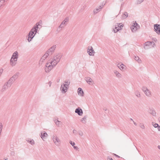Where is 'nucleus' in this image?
Wrapping results in <instances>:
<instances>
[{
  "mask_svg": "<svg viewBox=\"0 0 160 160\" xmlns=\"http://www.w3.org/2000/svg\"><path fill=\"white\" fill-rule=\"evenodd\" d=\"M49 62H48L46 65L45 70L46 72H49L53 68V67L55 65L54 61H50L49 60Z\"/></svg>",
  "mask_w": 160,
  "mask_h": 160,
  "instance_id": "1",
  "label": "nucleus"
},
{
  "mask_svg": "<svg viewBox=\"0 0 160 160\" xmlns=\"http://www.w3.org/2000/svg\"><path fill=\"white\" fill-rule=\"evenodd\" d=\"M37 27L34 28L30 32L28 35V39L29 42L31 41L37 32Z\"/></svg>",
  "mask_w": 160,
  "mask_h": 160,
  "instance_id": "2",
  "label": "nucleus"
},
{
  "mask_svg": "<svg viewBox=\"0 0 160 160\" xmlns=\"http://www.w3.org/2000/svg\"><path fill=\"white\" fill-rule=\"evenodd\" d=\"M18 56V53L17 52H15L13 53L11 59V62L12 66L14 65L15 64V62L17 61Z\"/></svg>",
  "mask_w": 160,
  "mask_h": 160,
  "instance_id": "3",
  "label": "nucleus"
},
{
  "mask_svg": "<svg viewBox=\"0 0 160 160\" xmlns=\"http://www.w3.org/2000/svg\"><path fill=\"white\" fill-rule=\"evenodd\" d=\"M131 28L132 32H134L139 28V26L137 23L135 22L132 24Z\"/></svg>",
  "mask_w": 160,
  "mask_h": 160,
  "instance_id": "4",
  "label": "nucleus"
},
{
  "mask_svg": "<svg viewBox=\"0 0 160 160\" xmlns=\"http://www.w3.org/2000/svg\"><path fill=\"white\" fill-rule=\"evenodd\" d=\"M123 24L122 23H118L115 26V27L113 29L114 32H118L119 30L122 29L123 27Z\"/></svg>",
  "mask_w": 160,
  "mask_h": 160,
  "instance_id": "5",
  "label": "nucleus"
},
{
  "mask_svg": "<svg viewBox=\"0 0 160 160\" xmlns=\"http://www.w3.org/2000/svg\"><path fill=\"white\" fill-rule=\"evenodd\" d=\"M60 59V56L59 55H57L55 57H54L53 58L50 59V61H54L55 63V65L58 63V62H59V60Z\"/></svg>",
  "mask_w": 160,
  "mask_h": 160,
  "instance_id": "6",
  "label": "nucleus"
},
{
  "mask_svg": "<svg viewBox=\"0 0 160 160\" xmlns=\"http://www.w3.org/2000/svg\"><path fill=\"white\" fill-rule=\"evenodd\" d=\"M88 52L90 55H93L94 54V50L92 49V48L91 46H89L88 48Z\"/></svg>",
  "mask_w": 160,
  "mask_h": 160,
  "instance_id": "7",
  "label": "nucleus"
},
{
  "mask_svg": "<svg viewBox=\"0 0 160 160\" xmlns=\"http://www.w3.org/2000/svg\"><path fill=\"white\" fill-rule=\"evenodd\" d=\"M154 29L156 32L158 34H160V27L158 25H154Z\"/></svg>",
  "mask_w": 160,
  "mask_h": 160,
  "instance_id": "8",
  "label": "nucleus"
},
{
  "mask_svg": "<svg viewBox=\"0 0 160 160\" xmlns=\"http://www.w3.org/2000/svg\"><path fill=\"white\" fill-rule=\"evenodd\" d=\"M75 112L77 113H78V114L79 115H82V110L79 108L76 110Z\"/></svg>",
  "mask_w": 160,
  "mask_h": 160,
  "instance_id": "9",
  "label": "nucleus"
},
{
  "mask_svg": "<svg viewBox=\"0 0 160 160\" xmlns=\"http://www.w3.org/2000/svg\"><path fill=\"white\" fill-rule=\"evenodd\" d=\"M143 90L147 96H149L151 95V92L147 88H144L143 89Z\"/></svg>",
  "mask_w": 160,
  "mask_h": 160,
  "instance_id": "10",
  "label": "nucleus"
},
{
  "mask_svg": "<svg viewBox=\"0 0 160 160\" xmlns=\"http://www.w3.org/2000/svg\"><path fill=\"white\" fill-rule=\"evenodd\" d=\"M47 136V134L46 132H43L41 133V138L43 139H45Z\"/></svg>",
  "mask_w": 160,
  "mask_h": 160,
  "instance_id": "11",
  "label": "nucleus"
},
{
  "mask_svg": "<svg viewBox=\"0 0 160 160\" xmlns=\"http://www.w3.org/2000/svg\"><path fill=\"white\" fill-rule=\"evenodd\" d=\"M78 95L81 96H83L84 94V92L82 88H78Z\"/></svg>",
  "mask_w": 160,
  "mask_h": 160,
  "instance_id": "12",
  "label": "nucleus"
},
{
  "mask_svg": "<svg viewBox=\"0 0 160 160\" xmlns=\"http://www.w3.org/2000/svg\"><path fill=\"white\" fill-rule=\"evenodd\" d=\"M118 67L121 70H123L125 68V66L122 64L119 63L118 65Z\"/></svg>",
  "mask_w": 160,
  "mask_h": 160,
  "instance_id": "13",
  "label": "nucleus"
},
{
  "mask_svg": "<svg viewBox=\"0 0 160 160\" xmlns=\"http://www.w3.org/2000/svg\"><path fill=\"white\" fill-rule=\"evenodd\" d=\"M87 82L90 85H92L93 83L92 79L91 78H87Z\"/></svg>",
  "mask_w": 160,
  "mask_h": 160,
  "instance_id": "14",
  "label": "nucleus"
},
{
  "mask_svg": "<svg viewBox=\"0 0 160 160\" xmlns=\"http://www.w3.org/2000/svg\"><path fill=\"white\" fill-rule=\"evenodd\" d=\"M61 88L62 89L63 91H64V92H65L67 91L68 87L66 86L65 85H64L63 86H61Z\"/></svg>",
  "mask_w": 160,
  "mask_h": 160,
  "instance_id": "15",
  "label": "nucleus"
},
{
  "mask_svg": "<svg viewBox=\"0 0 160 160\" xmlns=\"http://www.w3.org/2000/svg\"><path fill=\"white\" fill-rule=\"evenodd\" d=\"M101 6L99 7L98 8L95 9L94 10L93 12L94 14H96L99 12L101 9Z\"/></svg>",
  "mask_w": 160,
  "mask_h": 160,
  "instance_id": "16",
  "label": "nucleus"
},
{
  "mask_svg": "<svg viewBox=\"0 0 160 160\" xmlns=\"http://www.w3.org/2000/svg\"><path fill=\"white\" fill-rule=\"evenodd\" d=\"M48 53H46L42 58L41 60H45L48 57Z\"/></svg>",
  "mask_w": 160,
  "mask_h": 160,
  "instance_id": "17",
  "label": "nucleus"
},
{
  "mask_svg": "<svg viewBox=\"0 0 160 160\" xmlns=\"http://www.w3.org/2000/svg\"><path fill=\"white\" fill-rule=\"evenodd\" d=\"M128 16V14L127 12H124L122 15V18L125 19Z\"/></svg>",
  "mask_w": 160,
  "mask_h": 160,
  "instance_id": "18",
  "label": "nucleus"
},
{
  "mask_svg": "<svg viewBox=\"0 0 160 160\" xmlns=\"http://www.w3.org/2000/svg\"><path fill=\"white\" fill-rule=\"evenodd\" d=\"M53 140L55 143H56L57 142H58L60 141L59 139L57 137L53 138Z\"/></svg>",
  "mask_w": 160,
  "mask_h": 160,
  "instance_id": "19",
  "label": "nucleus"
},
{
  "mask_svg": "<svg viewBox=\"0 0 160 160\" xmlns=\"http://www.w3.org/2000/svg\"><path fill=\"white\" fill-rule=\"evenodd\" d=\"M152 44V43L150 42H148L145 43V46H150V45H151Z\"/></svg>",
  "mask_w": 160,
  "mask_h": 160,
  "instance_id": "20",
  "label": "nucleus"
},
{
  "mask_svg": "<svg viewBox=\"0 0 160 160\" xmlns=\"http://www.w3.org/2000/svg\"><path fill=\"white\" fill-rule=\"evenodd\" d=\"M135 59L136 61H137L139 63H140L141 62V60L139 59V58L138 57H135Z\"/></svg>",
  "mask_w": 160,
  "mask_h": 160,
  "instance_id": "21",
  "label": "nucleus"
},
{
  "mask_svg": "<svg viewBox=\"0 0 160 160\" xmlns=\"http://www.w3.org/2000/svg\"><path fill=\"white\" fill-rule=\"evenodd\" d=\"M55 47L54 46H53L52 48H51L50 49H49L48 52L50 51H52L55 49Z\"/></svg>",
  "mask_w": 160,
  "mask_h": 160,
  "instance_id": "22",
  "label": "nucleus"
},
{
  "mask_svg": "<svg viewBox=\"0 0 160 160\" xmlns=\"http://www.w3.org/2000/svg\"><path fill=\"white\" fill-rule=\"evenodd\" d=\"M28 142L31 144H34V142L33 140H28Z\"/></svg>",
  "mask_w": 160,
  "mask_h": 160,
  "instance_id": "23",
  "label": "nucleus"
},
{
  "mask_svg": "<svg viewBox=\"0 0 160 160\" xmlns=\"http://www.w3.org/2000/svg\"><path fill=\"white\" fill-rule=\"evenodd\" d=\"M55 122L56 124L57 125H59L61 123V122H60L58 121H56Z\"/></svg>",
  "mask_w": 160,
  "mask_h": 160,
  "instance_id": "24",
  "label": "nucleus"
},
{
  "mask_svg": "<svg viewBox=\"0 0 160 160\" xmlns=\"http://www.w3.org/2000/svg\"><path fill=\"white\" fill-rule=\"evenodd\" d=\"M68 21V19L67 18L65 19L62 22V24H65L66 22Z\"/></svg>",
  "mask_w": 160,
  "mask_h": 160,
  "instance_id": "25",
  "label": "nucleus"
},
{
  "mask_svg": "<svg viewBox=\"0 0 160 160\" xmlns=\"http://www.w3.org/2000/svg\"><path fill=\"white\" fill-rule=\"evenodd\" d=\"M65 82V83L64 84V85H65L66 86L68 87V85H69L70 83V82L68 81H67V82Z\"/></svg>",
  "mask_w": 160,
  "mask_h": 160,
  "instance_id": "26",
  "label": "nucleus"
},
{
  "mask_svg": "<svg viewBox=\"0 0 160 160\" xmlns=\"http://www.w3.org/2000/svg\"><path fill=\"white\" fill-rule=\"evenodd\" d=\"M2 124L0 123V133H1V131L2 130Z\"/></svg>",
  "mask_w": 160,
  "mask_h": 160,
  "instance_id": "27",
  "label": "nucleus"
},
{
  "mask_svg": "<svg viewBox=\"0 0 160 160\" xmlns=\"http://www.w3.org/2000/svg\"><path fill=\"white\" fill-rule=\"evenodd\" d=\"M70 144L72 145V146H74V145H75V143L74 142H72V141L70 142Z\"/></svg>",
  "mask_w": 160,
  "mask_h": 160,
  "instance_id": "28",
  "label": "nucleus"
},
{
  "mask_svg": "<svg viewBox=\"0 0 160 160\" xmlns=\"http://www.w3.org/2000/svg\"><path fill=\"white\" fill-rule=\"evenodd\" d=\"M153 126L154 127L156 128V127H158V124H157V123H155L154 125H153Z\"/></svg>",
  "mask_w": 160,
  "mask_h": 160,
  "instance_id": "29",
  "label": "nucleus"
},
{
  "mask_svg": "<svg viewBox=\"0 0 160 160\" xmlns=\"http://www.w3.org/2000/svg\"><path fill=\"white\" fill-rule=\"evenodd\" d=\"M3 71V70L2 69H0V74H1Z\"/></svg>",
  "mask_w": 160,
  "mask_h": 160,
  "instance_id": "30",
  "label": "nucleus"
},
{
  "mask_svg": "<svg viewBox=\"0 0 160 160\" xmlns=\"http://www.w3.org/2000/svg\"><path fill=\"white\" fill-rule=\"evenodd\" d=\"M116 75L118 77H119L120 76V74H119V73H118V72H116Z\"/></svg>",
  "mask_w": 160,
  "mask_h": 160,
  "instance_id": "31",
  "label": "nucleus"
},
{
  "mask_svg": "<svg viewBox=\"0 0 160 160\" xmlns=\"http://www.w3.org/2000/svg\"><path fill=\"white\" fill-rule=\"evenodd\" d=\"M108 160H113L112 158H110L109 157H108Z\"/></svg>",
  "mask_w": 160,
  "mask_h": 160,
  "instance_id": "32",
  "label": "nucleus"
},
{
  "mask_svg": "<svg viewBox=\"0 0 160 160\" xmlns=\"http://www.w3.org/2000/svg\"><path fill=\"white\" fill-rule=\"evenodd\" d=\"M158 129L159 131H160V127H158Z\"/></svg>",
  "mask_w": 160,
  "mask_h": 160,
  "instance_id": "33",
  "label": "nucleus"
},
{
  "mask_svg": "<svg viewBox=\"0 0 160 160\" xmlns=\"http://www.w3.org/2000/svg\"><path fill=\"white\" fill-rule=\"evenodd\" d=\"M114 155H115V156H117V157H118V158H119V157H119V156H118V155H116V154H114Z\"/></svg>",
  "mask_w": 160,
  "mask_h": 160,
  "instance_id": "34",
  "label": "nucleus"
},
{
  "mask_svg": "<svg viewBox=\"0 0 160 160\" xmlns=\"http://www.w3.org/2000/svg\"><path fill=\"white\" fill-rule=\"evenodd\" d=\"M144 125H142V126H141V127L142 128H144Z\"/></svg>",
  "mask_w": 160,
  "mask_h": 160,
  "instance_id": "35",
  "label": "nucleus"
},
{
  "mask_svg": "<svg viewBox=\"0 0 160 160\" xmlns=\"http://www.w3.org/2000/svg\"><path fill=\"white\" fill-rule=\"evenodd\" d=\"M74 148L75 149H77V147L75 146H74Z\"/></svg>",
  "mask_w": 160,
  "mask_h": 160,
  "instance_id": "36",
  "label": "nucleus"
},
{
  "mask_svg": "<svg viewBox=\"0 0 160 160\" xmlns=\"http://www.w3.org/2000/svg\"><path fill=\"white\" fill-rule=\"evenodd\" d=\"M143 1V0H141V1H138V2H142V1Z\"/></svg>",
  "mask_w": 160,
  "mask_h": 160,
  "instance_id": "37",
  "label": "nucleus"
},
{
  "mask_svg": "<svg viewBox=\"0 0 160 160\" xmlns=\"http://www.w3.org/2000/svg\"><path fill=\"white\" fill-rule=\"evenodd\" d=\"M158 147V148L159 149H160V146H159Z\"/></svg>",
  "mask_w": 160,
  "mask_h": 160,
  "instance_id": "38",
  "label": "nucleus"
},
{
  "mask_svg": "<svg viewBox=\"0 0 160 160\" xmlns=\"http://www.w3.org/2000/svg\"><path fill=\"white\" fill-rule=\"evenodd\" d=\"M119 1H123V0H119Z\"/></svg>",
  "mask_w": 160,
  "mask_h": 160,
  "instance_id": "39",
  "label": "nucleus"
}]
</instances>
